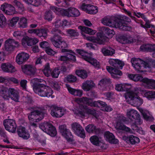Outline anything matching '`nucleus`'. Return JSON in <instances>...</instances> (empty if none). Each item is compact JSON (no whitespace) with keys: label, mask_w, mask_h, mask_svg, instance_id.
Listing matches in <instances>:
<instances>
[{"label":"nucleus","mask_w":155,"mask_h":155,"mask_svg":"<svg viewBox=\"0 0 155 155\" xmlns=\"http://www.w3.org/2000/svg\"><path fill=\"white\" fill-rule=\"evenodd\" d=\"M35 92L42 97H49L52 94V90L48 86L44 84L38 83L34 85Z\"/></svg>","instance_id":"f257e3e1"},{"label":"nucleus","mask_w":155,"mask_h":155,"mask_svg":"<svg viewBox=\"0 0 155 155\" xmlns=\"http://www.w3.org/2000/svg\"><path fill=\"white\" fill-rule=\"evenodd\" d=\"M46 113V110L44 108L38 107L29 114L28 118L31 121L38 122L44 118Z\"/></svg>","instance_id":"f03ea898"},{"label":"nucleus","mask_w":155,"mask_h":155,"mask_svg":"<svg viewBox=\"0 0 155 155\" xmlns=\"http://www.w3.org/2000/svg\"><path fill=\"white\" fill-rule=\"evenodd\" d=\"M81 34L84 37L85 39L93 43H96L99 45L104 44L107 39L106 37L99 33H97L96 37L94 36H86L83 33H82Z\"/></svg>","instance_id":"7ed1b4c3"},{"label":"nucleus","mask_w":155,"mask_h":155,"mask_svg":"<svg viewBox=\"0 0 155 155\" xmlns=\"http://www.w3.org/2000/svg\"><path fill=\"white\" fill-rule=\"evenodd\" d=\"M131 62L133 66L138 73L143 72L144 68H147V67H145V62H147L144 61L140 59L133 58L131 59Z\"/></svg>","instance_id":"20e7f679"},{"label":"nucleus","mask_w":155,"mask_h":155,"mask_svg":"<svg viewBox=\"0 0 155 155\" xmlns=\"http://www.w3.org/2000/svg\"><path fill=\"white\" fill-rule=\"evenodd\" d=\"M51 32L54 34V35L51 38L50 40L52 44L54 46L57 44L59 45L58 44L62 40V37L61 35L63 36L64 34L60 30L55 28L52 30Z\"/></svg>","instance_id":"39448f33"},{"label":"nucleus","mask_w":155,"mask_h":155,"mask_svg":"<svg viewBox=\"0 0 155 155\" xmlns=\"http://www.w3.org/2000/svg\"><path fill=\"white\" fill-rule=\"evenodd\" d=\"M120 21L117 19L113 20L110 17H105L103 19L102 22L104 25L107 26L125 29L126 28H125V27L119 26L118 24H120Z\"/></svg>","instance_id":"423d86ee"},{"label":"nucleus","mask_w":155,"mask_h":155,"mask_svg":"<svg viewBox=\"0 0 155 155\" xmlns=\"http://www.w3.org/2000/svg\"><path fill=\"white\" fill-rule=\"evenodd\" d=\"M2 94H4V98L6 96L9 97L12 100L16 102H18L19 99L18 93L14 89L9 88L8 91L4 89L2 90Z\"/></svg>","instance_id":"0eeeda50"},{"label":"nucleus","mask_w":155,"mask_h":155,"mask_svg":"<svg viewBox=\"0 0 155 155\" xmlns=\"http://www.w3.org/2000/svg\"><path fill=\"white\" fill-rule=\"evenodd\" d=\"M3 124L7 130L12 133H15L17 125L14 120L11 119H5L3 121Z\"/></svg>","instance_id":"6e6552de"},{"label":"nucleus","mask_w":155,"mask_h":155,"mask_svg":"<svg viewBox=\"0 0 155 155\" xmlns=\"http://www.w3.org/2000/svg\"><path fill=\"white\" fill-rule=\"evenodd\" d=\"M47 106L51 110V114L53 117H60L64 114V111L62 110L61 108L58 107L57 105H47Z\"/></svg>","instance_id":"1a4fd4ad"},{"label":"nucleus","mask_w":155,"mask_h":155,"mask_svg":"<svg viewBox=\"0 0 155 155\" xmlns=\"http://www.w3.org/2000/svg\"><path fill=\"white\" fill-rule=\"evenodd\" d=\"M61 13L62 16L68 17H78L80 14L77 9L73 8H70L66 9H63L61 11Z\"/></svg>","instance_id":"9d476101"},{"label":"nucleus","mask_w":155,"mask_h":155,"mask_svg":"<svg viewBox=\"0 0 155 155\" xmlns=\"http://www.w3.org/2000/svg\"><path fill=\"white\" fill-rule=\"evenodd\" d=\"M71 126L74 133L77 135L83 138L85 137L84 130L80 124L77 122H75L72 124Z\"/></svg>","instance_id":"9b49d317"},{"label":"nucleus","mask_w":155,"mask_h":155,"mask_svg":"<svg viewBox=\"0 0 155 155\" xmlns=\"http://www.w3.org/2000/svg\"><path fill=\"white\" fill-rule=\"evenodd\" d=\"M79 108L81 110L79 111L78 114L82 117H84L86 113L93 115H95L96 114L95 110L93 109H89L86 105L80 104L79 105Z\"/></svg>","instance_id":"f8f14e48"},{"label":"nucleus","mask_w":155,"mask_h":155,"mask_svg":"<svg viewBox=\"0 0 155 155\" xmlns=\"http://www.w3.org/2000/svg\"><path fill=\"white\" fill-rule=\"evenodd\" d=\"M18 42L13 39L9 38L5 41V49L8 51H13L15 48L18 47Z\"/></svg>","instance_id":"ddd939ff"},{"label":"nucleus","mask_w":155,"mask_h":155,"mask_svg":"<svg viewBox=\"0 0 155 155\" xmlns=\"http://www.w3.org/2000/svg\"><path fill=\"white\" fill-rule=\"evenodd\" d=\"M127 115L130 120L133 121L136 120V122L138 124L140 125L142 124V121L140 119V115L136 110L132 109L128 112Z\"/></svg>","instance_id":"4468645a"},{"label":"nucleus","mask_w":155,"mask_h":155,"mask_svg":"<svg viewBox=\"0 0 155 155\" xmlns=\"http://www.w3.org/2000/svg\"><path fill=\"white\" fill-rule=\"evenodd\" d=\"M127 121L126 117H123L121 120H118L116 125L115 128L116 129L124 131L126 132L132 133V131L130 128L124 124L122 122Z\"/></svg>","instance_id":"2eb2a0df"},{"label":"nucleus","mask_w":155,"mask_h":155,"mask_svg":"<svg viewBox=\"0 0 155 155\" xmlns=\"http://www.w3.org/2000/svg\"><path fill=\"white\" fill-rule=\"evenodd\" d=\"M121 18L122 19H117V20H119L120 21V24L119 23V24H118V25H119V26H122V27H125V28L126 29H120L123 31H131L132 29V27L130 26H127V24L125 23L126 22H130L131 21L130 19L126 16H123Z\"/></svg>","instance_id":"dca6fc26"},{"label":"nucleus","mask_w":155,"mask_h":155,"mask_svg":"<svg viewBox=\"0 0 155 155\" xmlns=\"http://www.w3.org/2000/svg\"><path fill=\"white\" fill-rule=\"evenodd\" d=\"M21 68L25 74L29 75H34L36 71L35 68L30 65H23L21 66Z\"/></svg>","instance_id":"f3484780"},{"label":"nucleus","mask_w":155,"mask_h":155,"mask_svg":"<svg viewBox=\"0 0 155 155\" xmlns=\"http://www.w3.org/2000/svg\"><path fill=\"white\" fill-rule=\"evenodd\" d=\"M140 50L143 51L153 52L152 54L153 57L155 58V44H144L141 45L140 48Z\"/></svg>","instance_id":"a211bd4d"},{"label":"nucleus","mask_w":155,"mask_h":155,"mask_svg":"<svg viewBox=\"0 0 155 155\" xmlns=\"http://www.w3.org/2000/svg\"><path fill=\"white\" fill-rule=\"evenodd\" d=\"M75 101L78 104L83 103L91 107H94V101L92 98L87 97H82L75 100Z\"/></svg>","instance_id":"6ab92c4d"},{"label":"nucleus","mask_w":155,"mask_h":155,"mask_svg":"<svg viewBox=\"0 0 155 155\" xmlns=\"http://www.w3.org/2000/svg\"><path fill=\"white\" fill-rule=\"evenodd\" d=\"M17 132L19 137L24 139H28L30 137L28 131L22 126H19L17 129Z\"/></svg>","instance_id":"aec40b11"},{"label":"nucleus","mask_w":155,"mask_h":155,"mask_svg":"<svg viewBox=\"0 0 155 155\" xmlns=\"http://www.w3.org/2000/svg\"><path fill=\"white\" fill-rule=\"evenodd\" d=\"M29 58V56L28 54L24 52H21L17 55L16 61L19 64H22L26 61Z\"/></svg>","instance_id":"412c9836"},{"label":"nucleus","mask_w":155,"mask_h":155,"mask_svg":"<svg viewBox=\"0 0 155 155\" xmlns=\"http://www.w3.org/2000/svg\"><path fill=\"white\" fill-rule=\"evenodd\" d=\"M109 64L115 68L122 69L124 65V62L118 59H110L109 60Z\"/></svg>","instance_id":"4be33fe9"},{"label":"nucleus","mask_w":155,"mask_h":155,"mask_svg":"<svg viewBox=\"0 0 155 155\" xmlns=\"http://www.w3.org/2000/svg\"><path fill=\"white\" fill-rule=\"evenodd\" d=\"M130 99L127 100V102L129 104L133 105L134 106H139L143 103V100L139 97H129Z\"/></svg>","instance_id":"5701e85b"},{"label":"nucleus","mask_w":155,"mask_h":155,"mask_svg":"<svg viewBox=\"0 0 155 155\" xmlns=\"http://www.w3.org/2000/svg\"><path fill=\"white\" fill-rule=\"evenodd\" d=\"M1 68L2 70L5 72L13 73L16 71L15 67L9 63L2 64Z\"/></svg>","instance_id":"b1692460"},{"label":"nucleus","mask_w":155,"mask_h":155,"mask_svg":"<svg viewBox=\"0 0 155 155\" xmlns=\"http://www.w3.org/2000/svg\"><path fill=\"white\" fill-rule=\"evenodd\" d=\"M95 86V84L92 80H87L82 84V88L85 91H89Z\"/></svg>","instance_id":"393cba45"},{"label":"nucleus","mask_w":155,"mask_h":155,"mask_svg":"<svg viewBox=\"0 0 155 155\" xmlns=\"http://www.w3.org/2000/svg\"><path fill=\"white\" fill-rule=\"evenodd\" d=\"M142 82L146 84V87L147 88L155 90V80L144 78L142 79Z\"/></svg>","instance_id":"a878e982"},{"label":"nucleus","mask_w":155,"mask_h":155,"mask_svg":"<svg viewBox=\"0 0 155 155\" xmlns=\"http://www.w3.org/2000/svg\"><path fill=\"white\" fill-rule=\"evenodd\" d=\"M117 41L122 44L131 43L134 42L132 37L130 35L121 36L117 38Z\"/></svg>","instance_id":"bb28decb"},{"label":"nucleus","mask_w":155,"mask_h":155,"mask_svg":"<svg viewBox=\"0 0 155 155\" xmlns=\"http://www.w3.org/2000/svg\"><path fill=\"white\" fill-rule=\"evenodd\" d=\"M104 136L106 140L109 143L116 144L118 142V140L115 138L114 135L112 133L109 131L105 133Z\"/></svg>","instance_id":"cd10ccee"},{"label":"nucleus","mask_w":155,"mask_h":155,"mask_svg":"<svg viewBox=\"0 0 155 155\" xmlns=\"http://www.w3.org/2000/svg\"><path fill=\"white\" fill-rule=\"evenodd\" d=\"M101 52L105 56H112L115 53V50L110 47L103 48L101 49Z\"/></svg>","instance_id":"c85d7f7f"},{"label":"nucleus","mask_w":155,"mask_h":155,"mask_svg":"<svg viewBox=\"0 0 155 155\" xmlns=\"http://www.w3.org/2000/svg\"><path fill=\"white\" fill-rule=\"evenodd\" d=\"M61 51L62 52H67L68 60H71L74 61H75L76 60V57L73 55L74 53L71 50L66 49H61Z\"/></svg>","instance_id":"c756f323"},{"label":"nucleus","mask_w":155,"mask_h":155,"mask_svg":"<svg viewBox=\"0 0 155 155\" xmlns=\"http://www.w3.org/2000/svg\"><path fill=\"white\" fill-rule=\"evenodd\" d=\"M78 28L80 29L82 31L90 35H93L96 33V31L92 29L84 26H80Z\"/></svg>","instance_id":"7c9ffc66"},{"label":"nucleus","mask_w":155,"mask_h":155,"mask_svg":"<svg viewBox=\"0 0 155 155\" xmlns=\"http://www.w3.org/2000/svg\"><path fill=\"white\" fill-rule=\"evenodd\" d=\"M76 51V52L81 55L82 58L86 61L88 60V58L90 57L89 56L91 55L90 54L83 50L77 49Z\"/></svg>","instance_id":"2f4dec72"},{"label":"nucleus","mask_w":155,"mask_h":155,"mask_svg":"<svg viewBox=\"0 0 155 155\" xmlns=\"http://www.w3.org/2000/svg\"><path fill=\"white\" fill-rule=\"evenodd\" d=\"M87 6V13L91 14H94L98 12V8L97 6H94L90 5Z\"/></svg>","instance_id":"473e14b6"},{"label":"nucleus","mask_w":155,"mask_h":155,"mask_svg":"<svg viewBox=\"0 0 155 155\" xmlns=\"http://www.w3.org/2000/svg\"><path fill=\"white\" fill-rule=\"evenodd\" d=\"M48 29L44 28L38 29L37 35L46 38L48 35Z\"/></svg>","instance_id":"72a5a7b5"},{"label":"nucleus","mask_w":155,"mask_h":155,"mask_svg":"<svg viewBox=\"0 0 155 155\" xmlns=\"http://www.w3.org/2000/svg\"><path fill=\"white\" fill-rule=\"evenodd\" d=\"M68 90L70 93L74 96L80 97L82 94L83 91L81 90H76L70 87L68 88Z\"/></svg>","instance_id":"f704fd0d"},{"label":"nucleus","mask_w":155,"mask_h":155,"mask_svg":"<svg viewBox=\"0 0 155 155\" xmlns=\"http://www.w3.org/2000/svg\"><path fill=\"white\" fill-rule=\"evenodd\" d=\"M75 73L77 75L83 79L86 78L87 77V72L84 70H77Z\"/></svg>","instance_id":"c9c22d12"},{"label":"nucleus","mask_w":155,"mask_h":155,"mask_svg":"<svg viewBox=\"0 0 155 155\" xmlns=\"http://www.w3.org/2000/svg\"><path fill=\"white\" fill-rule=\"evenodd\" d=\"M15 13V7L12 5L8 4L5 11V14L8 15H11L14 14Z\"/></svg>","instance_id":"e433bc0d"},{"label":"nucleus","mask_w":155,"mask_h":155,"mask_svg":"<svg viewBox=\"0 0 155 155\" xmlns=\"http://www.w3.org/2000/svg\"><path fill=\"white\" fill-rule=\"evenodd\" d=\"M87 61L91 64L95 68L98 69L100 68V64L95 59L89 57L88 58V60H87Z\"/></svg>","instance_id":"4c0bfd02"},{"label":"nucleus","mask_w":155,"mask_h":155,"mask_svg":"<svg viewBox=\"0 0 155 155\" xmlns=\"http://www.w3.org/2000/svg\"><path fill=\"white\" fill-rule=\"evenodd\" d=\"M48 130L46 132L48 134L52 137L55 136L57 134V131L56 129L52 124H51L49 127Z\"/></svg>","instance_id":"58836bf2"},{"label":"nucleus","mask_w":155,"mask_h":155,"mask_svg":"<svg viewBox=\"0 0 155 155\" xmlns=\"http://www.w3.org/2000/svg\"><path fill=\"white\" fill-rule=\"evenodd\" d=\"M140 142V139L137 137L131 135L129 136V142L131 144L138 143Z\"/></svg>","instance_id":"ea45409f"},{"label":"nucleus","mask_w":155,"mask_h":155,"mask_svg":"<svg viewBox=\"0 0 155 155\" xmlns=\"http://www.w3.org/2000/svg\"><path fill=\"white\" fill-rule=\"evenodd\" d=\"M53 17V13L50 10L46 11L45 13L44 18L48 21H51Z\"/></svg>","instance_id":"a19ab883"},{"label":"nucleus","mask_w":155,"mask_h":155,"mask_svg":"<svg viewBox=\"0 0 155 155\" xmlns=\"http://www.w3.org/2000/svg\"><path fill=\"white\" fill-rule=\"evenodd\" d=\"M141 91V90L140 87H135L133 90L129 91L128 93V96L129 97H137V94Z\"/></svg>","instance_id":"79ce46f5"},{"label":"nucleus","mask_w":155,"mask_h":155,"mask_svg":"<svg viewBox=\"0 0 155 155\" xmlns=\"http://www.w3.org/2000/svg\"><path fill=\"white\" fill-rule=\"evenodd\" d=\"M51 70L50 68L49 64L46 63L45 66V68L43 70V72L47 77H48L50 75Z\"/></svg>","instance_id":"37998d69"},{"label":"nucleus","mask_w":155,"mask_h":155,"mask_svg":"<svg viewBox=\"0 0 155 155\" xmlns=\"http://www.w3.org/2000/svg\"><path fill=\"white\" fill-rule=\"evenodd\" d=\"M25 41L27 45L31 46L37 43L38 41V40L36 38H30L26 40Z\"/></svg>","instance_id":"c03bdc74"},{"label":"nucleus","mask_w":155,"mask_h":155,"mask_svg":"<svg viewBox=\"0 0 155 155\" xmlns=\"http://www.w3.org/2000/svg\"><path fill=\"white\" fill-rule=\"evenodd\" d=\"M20 27L22 28H26L28 26L27 19L25 18H21L18 23Z\"/></svg>","instance_id":"a18cd8bd"},{"label":"nucleus","mask_w":155,"mask_h":155,"mask_svg":"<svg viewBox=\"0 0 155 155\" xmlns=\"http://www.w3.org/2000/svg\"><path fill=\"white\" fill-rule=\"evenodd\" d=\"M117 68L114 69V70L113 72V73L112 74V77L115 79H118L120 78V76H121L122 75V71L118 69Z\"/></svg>","instance_id":"49530a36"},{"label":"nucleus","mask_w":155,"mask_h":155,"mask_svg":"<svg viewBox=\"0 0 155 155\" xmlns=\"http://www.w3.org/2000/svg\"><path fill=\"white\" fill-rule=\"evenodd\" d=\"M144 96L148 99H150L155 98V91H152L145 92Z\"/></svg>","instance_id":"de8ad7c7"},{"label":"nucleus","mask_w":155,"mask_h":155,"mask_svg":"<svg viewBox=\"0 0 155 155\" xmlns=\"http://www.w3.org/2000/svg\"><path fill=\"white\" fill-rule=\"evenodd\" d=\"M68 34L71 37H78L79 34L77 30L72 29H69L67 30L66 31Z\"/></svg>","instance_id":"09e8293b"},{"label":"nucleus","mask_w":155,"mask_h":155,"mask_svg":"<svg viewBox=\"0 0 155 155\" xmlns=\"http://www.w3.org/2000/svg\"><path fill=\"white\" fill-rule=\"evenodd\" d=\"M50 124L47 122L41 123L39 124V127L43 131L46 133L47 130H48V129L49 128Z\"/></svg>","instance_id":"8fccbe9b"},{"label":"nucleus","mask_w":155,"mask_h":155,"mask_svg":"<svg viewBox=\"0 0 155 155\" xmlns=\"http://www.w3.org/2000/svg\"><path fill=\"white\" fill-rule=\"evenodd\" d=\"M90 140L94 145L96 146L99 145L100 141L99 138L96 136H93L90 138Z\"/></svg>","instance_id":"3c124183"},{"label":"nucleus","mask_w":155,"mask_h":155,"mask_svg":"<svg viewBox=\"0 0 155 155\" xmlns=\"http://www.w3.org/2000/svg\"><path fill=\"white\" fill-rule=\"evenodd\" d=\"M63 136L65 137L68 141L72 142L73 141V136L69 130L67 131L66 132H65V134Z\"/></svg>","instance_id":"603ef678"},{"label":"nucleus","mask_w":155,"mask_h":155,"mask_svg":"<svg viewBox=\"0 0 155 155\" xmlns=\"http://www.w3.org/2000/svg\"><path fill=\"white\" fill-rule=\"evenodd\" d=\"M63 136L65 137L68 141L72 142L73 141V136L69 130L67 131L66 132H65V134Z\"/></svg>","instance_id":"864d4df0"},{"label":"nucleus","mask_w":155,"mask_h":155,"mask_svg":"<svg viewBox=\"0 0 155 155\" xmlns=\"http://www.w3.org/2000/svg\"><path fill=\"white\" fill-rule=\"evenodd\" d=\"M5 17L2 14L0 15V27L4 28L6 25Z\"/></svg>","instance_id":"5fc2aeb1"},{"label":"nucleus","mask_w":155,"mask_h":155,"mask_svg":"<svg viewBox=\"0 0 155 155\" xmlns=\"http://www.w3.org/2000/svg\"><path fill=\"white\" fill-rule=\"evenodd\" d=\"M103 30L105 33L108 35H110L112 36L115 34V32L113 30H111L107 27L104 28Z\"/></svg>","instance_id":"6e6d98bb"},{"label":"nucleus","mask_w":155,"mask_h":155,"mask_svg":"<svg viewBox=\"0 0 155 155\" xmlns=\"http://www.w3.org/2000/svg\"><path fill=\"white\" fill-rule=\"evenodd\" d=\"M66 80L69 82L74 83L77 81V78L75 76L72 74H69L67 76Z\"/></svg>","instance_id":"4d7b16f0"},{"label":"nucleus","mask_w":155,"mask_h":155,"mask_svg":"<svg viewBox=\"0 0 155 155\" xmlns=\"http://www.w3.org/2000/svg\"><path fill=\"white\" fill-rule=\"evenodd\" d=\"M30 82L32 83L33 86L36 84L39 83H42V84L45 83V80L41 79H38L37 78H34L30 80Z\"/></svg>","instance_id":"13d9d810"},{"label":"nucleus","mask_w":155,"mask_h":155,"mask_svg":"<svg viewBox=\"0 0 155 155\" xmlns=\"http://www.w3.org/2000/svg\"><path fill=\"white\" fill-rule=\"evenodd\" d=\"M110 79L104 78L100 81L99 84L101 86H104L108 84H110Z\"/></svg>","instance_id":"bf43d9fd"},{"label":"nucleus","mask_w":155,"mask_h":155,"mask_svg":"<svg viewBox=\"0 0 155 155\" xmlns=\"http://www.w3.org/2000/svg\"><path fill=\"white\" fill-rule=\"evenodd\" d=\"M145 64L147 68H150L152 67L155 68V61L151 60L148 62H145Z\"/></svg>","instance_id":"052dcab7"},{"label":"nucleus","mask_w":155,"mask_h":155,"mask_svg":"<svg viewBox=\"0 0 155 155\" xmlns=\"http://www.w3.org/2000/svg\"><path fill=\"white\" fill-rule=\"evenodd\" d=\"M19 20V18L18 17H15L13 18L12 19L10 20V22L8 25L9 26L13 27L17 23Z\"/></svg>","instance_id":"680f3d73"},{"label":"nucleus","mask_w":155,"mask_h":155,"mask_svg":"<svg viewBox=\"0 0 155 155\" xmlns=\"http://www.w3.org/2000/svg\"><path fill=\"white\" fill-rule=\"evenodd\" d=\"M59 45H56L55 47L58 48H65L68 47L67 43L64 41L62 40L60 42L58 43ZM65 49V48H64Z\"/></svg>","instance_id":"e2e57ef3"},{"label":"nucleus","mask_w":155,"mask_h":155,"mask_svg":"<svg viewBox=\"0 0 155 155\" xmlns=\"http://www.w3.org/2000/svg\"><path fill=\"white\" fill-rule=\"evenodd\" d=\"M94 107H105L106 105V104L104 102L101 101H94Z\"/></svg>","instance_id":"0e129e2a"},{"label":"nucleus","mask_w":155,"mask_h":155,"mask_svg":"<svg viewBox=\"0 0 155 155\" xmlns=\"http://www.w3.org/2000/svg\"><path fill=\"white\" fill-rule=\"evenodd\" d=\"M95 129V126L93 124H91L88 125L86 127V130L88 133H93Z\"/></svg>","instance_id":"69168bd1"},{"label":"nucleus","mask_w":155,"mask_h":155,"mask_svg":"<svg viewBox=\"0 0 155 155\" xmlns=\"http://www.w3.org/2000/svg\"><path fill=\"white\" fill-rule=\"evenodd\" d=\"M14 3H15L16 6L18 7V10L21 12H23L25 10V8L23 5L20 2L15 0L14 1Z\"/></svg>","instance_id":"338daca9"},{"label":"nucleus","mask_w":155,"mask_h":155,"mask_svg":"<svg viewBox=\"0 0 155 155\" xmlns=\"http://www.w3.org/2000/svg\"><path fill=\"white\" fill-rule=\"evenodd\" d=\"M60 71L59 69H55L51 72V74L52 76L54 78H57L60 73Z\"/></svg>","instance_id":"774afa93"}]
</instances>
